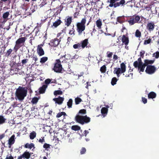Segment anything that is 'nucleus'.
Segmentation results:
<instances>
[{"label":"nucleus","mask_w":159,"mask_h":159,"mask_svg":"<svg viewBox=\"0 0 159 159\" xmlns=\"http://www.w3.org/2000/svg\"><path fill=\"white\" fill-rule=\"evenodd\" d=\"M5 136V134L4 133L2 134H0V140L3 139Z\"/></svg>","instance_id":"680f3d73"},{"label":"nucleus","mask_w":159,"mask_h":159,"mask_svg":"<svg viewBox=\"0 0 159 159\" xmlns=\"http://www.w3.org/2000/svg\"><path fill=\"white\" fill-rule=\"evenodd\" d=\"M73 103V100L72 99H70L67 102V106L68 108H72Z\"/></svg>","instance_id":"cd10ccee"},{"label":"nucleus","mask_w":159,"mask_h":159,"mask_svg":"<svg viewBox=\"0 0 159 159\" xmlns=\"http://www.w3.org/2000/svg\"><path fill=\"white\" fill-rule=\"evenodd\" d=\"M86 21V18L85 17L82 19L80 22H79L76 23V30L78 32L79 35H81L83 32L85 30V24Z\"/></svg>","instance_id":"7ed1b4c3"},{"label":"nucleus","mask_w":159,"mask_h":159,"mask_svg":"<svg viewBox=\"0 0 159 159\" xmlns=\"http://www.w3.org/2000/svg\"><path fill=\"white\" fill-rule=\"evenodd\" d=\"M108 111V109L107 108L103 107L101 110V112L104 116H105L107 114Z\"/></svg>","instance_id":"4be33fe9"},{"label":"nucleus","mask_w":159,"mask_h":159,"mask_svg":"<svg viewBox=\"0 0 159 159\" xmlns=\"http://www.w3.org/2000/svg\"><path fill=\"white\" fill-rule=\"evenodd\" d=\"M66 30V27H65L64 28H63L62 30H61V33H65Z\"/></svg>","instance_id":"338daca9"},{"label":"nucleus","mask_w":159,"mask_h":159,"mask_svg":"<svg viewBox=\"0 0 159 159\" xmlns=\"http://www.w3.org/2000/svg\"><path fill=\"white\" fill-rule=\"evenodd\" d=\"M137 62L138 64L143 63L142 61L141 57H139L137 61H135L133 63V65H134V63Z\"/></svg>","instance_id":"a18cd8bd"},{"label":"nucleus","mask_w":159,"mask_h":159,"mask_svg":"<svg viewBox=\"0 0 159 159\" xmlns=\"http://www.w3.org/2000/svg\"><path fill=\"white\" fill-rule=\"evenodd\" d=\"M141 35V32L139 30H137L135 33V36L137 38H140Z\"/></svg>","instance_id":"e433bc0d"},{"label":"nucleus","mask_w":159,"mask_h":159,"mask_svg":"<svg viewBox=\"0 0 159 159\" xmlns=\"http://www.w3.org/2000/svg\"><path fill=\"white\" fill-rule=\"evenodd\" d=\"M145 51L143 50L140 52V55L141 57H141L142 58H143L144 57V54H145Z\"/></svg>","instance_id":"6e6d98bb"},{"label":"nucleus","mask_w":159,"mask_h":159,"mask_svg":"<svg viewBox=\"0 0 159 159\" xmlns=\"http://www.w3.org/2000/svg\"><path fill=\"white\" fill-rule=\"evenodd\" d=\"M36 134L35 132L33 131L30 134V139H34L36 136Z\"/></svg>","instance_id":"2f4dec72"},{"label":"nucleus","mask_w":159,"mask_h":159,"mask_svg":"<svg viewBox=\"0 0 159 159\" xmlns=\"http://www.w3.org/2000/svg\"><path fill=\"white\" fill-rule=\"evenodd\" d=\"M118 59V57L116 55H114L113 57V59L114 61H115Z\"/></svg>","instance_id":"e2e57ef3"},{"label":"nucleus","mask_w":159,"mask_h":159,"mask_svg":"<svg viewBox=\"0 0 159 159\" xmlns=\"http://www.w3.org/2000/svg\"><path fill=\"white\" fill-rule=\"evenodd\" d=\"M61 22H62V21H61V20L60 19H58L56 21H55L54 23H53V26H54V27H55V28H56L58 25H60Z\"/></svg>","instance_id":"5701e85b"},{"label":"nucleus","mask_w":159,"mask_h":159,"mask_svg":"<svg viewBox=\"0 0 159 159\" xmlns=\"http://www.w3.org/2000/svg\"><path fill=\"white\" fill-rule=\"evenodd\" d=\"M44 43L43 42V44L39 45L37 46V53L39 56L43 55L44 54V52L42 48V47L43 46Z\"/></svg>","instance_id":"9b49d317"},{"label":"nucleus","mask_w":159,"mask_h":159,"mask_svg":"<svg viewBox=\"0 0 159 159\" xmlns=\"http://www.w3.org/2000/svg\"><path fill=\"white\" fill-rule=\"evenodd\" d=\"M34 144L33 143H31L30 144L28 143H26L25 145V147L26 148H29L30 149L34 147Z\"/></svg>","instance_id":"bb28decb"},{"label":"nucleus","mask_w":159,"mask_h":159,"mask_svg":"<svg viewBox=\"0 0 159 159\" xmlns=\"http://www.w3.org/2000/svg\"><path fill=\"white\" fill-rule=\"evenodd\" d=\"M63 115L64 116H65L66 115V113L64 112H59V113L57 114L56 117L57 118H59L61 117V116Z\"/></svg>","instance_id":"4c0bfd02"},{"label":"nucleus","mask_w":159,"mask_h":159,"mask_svg":"<svg viewBox=\"0 0 159 159\" xmlns=\"http://www.w3.org/2000/svg\"><path fill=\"white\" fill-rule=\"evenodd\" d=\"M152 41V39L149 38L148 40H145L144 42V44L147 45V44L150 43Z\"/></svg>","instance_id":"de8ad7c7"},{"label":"nucleus","mask_w":159,"mask_h":159,"mask_svg":"<svg viewBox=\"0 0 159 159\" xmlns=\"http://www.w3.org/2000/svg\"><path fill=\"white\" fill-rule=\"evenodd\" d=\"M121 41L122 42L121 45H123V44H125V48H126V47L127 46L129 42L128 37L123 35L122 36Z\"/></svg>","instance_id":"4468645a"},{"label":"nucleus","mask_w":159,"mask_h":159,"mask_svg":"<svg viewBox=\"0 0 159 159\" xmlns=\"http://www.w3.org/2000/svg\"><path fill=\"white\" fill-rule=\"evenodd\" d=\"M75 103L76 105H78L82 102V100L80 98L77 97L75 99Z\"/></svg>","instance_id":"7c9ffc66"},{"label":"nucleus","mask_w":159,"mask_h":159,"mask_svg":"<svg viewBox=\"0 0 159 159\" xmlns=\"http://www.w3.org/2000/svg\"><path fill=\"white\" fill-rule=\"evenodd\" d=\"M71 129L74 131H77L80 129V127L78 125H74L71 126Z\"/></svg>","instance_id":"c85d7f7f"},{"label":"nucleus","mask_w":159,"mask_h":159,"mask_svg":"<svg viewBox=\"0 0 159 159\" xmlns=\"http://www.w3.org/2000/svg\"><path fill=\"white\" fill-rule=\"evenodd\" d=\"M84 74V73L83 72H80L79 74H78V78H79L80 77L83 76Z\"/></svg>","instance_id":"69168bd1"},{"label":"nucleus","mask_w":159,"mask_h":159,"mask_svg":"<svg viewBox=\"0 0 159 159\" xmlns=\"http://www.w3.org/2000/svg\"><path fill=\"white\" fill-rule=\"evenodd\" d=\"M60 40L57 38H55L50 41L49 45L51 47H56L59 44Z\"/></svg>","instance_id":"ddd939ff"},{"label":"nucleus","mask_w":159,"mask_h":159,"mask_svg":"<svg viewBox=\"0 0 159 159\" xmlns=\"http://www.w3.org/2000/svg\"><path fill=\"white\" fill-rule=\"evenodd\" d=\"M52 80V79H46L44 81L45 84L44 85H47V87L48 86V85L51 82V81Z\"/></svg>","instance_id":"37998d69"},{"label":"nucleus","mask_w":159,"mask_h":159,"mask_svg":"<svg viewBox=\"0 0 159 159\" xmlns=\"http://www.w3.org/2000/svg\"><path fill=\"white\" fill-rule=\"evenodd\" d=\"M61 11V10L60 11H59V10H57L55 13L54 14V16H56L57 15H58L59 13L60 12V11Z\"/></svg>","instance_id":"774afa93"},{"label":"nucleus","mask_w":159,"mask_h":159,"mask_svg":"<svg viewBox=\"0 0 159 159\" xmlns=\"http://www.w3.org/2000/svg\"><path fill=\"white\" fill-rule=\"evenodd\" d=\"M39 99L37 97H34L31 101V103L33 104H36L38 102Z\"/></svg>","instance_id":"ea45409f"},{"label":"nucleus","mask_w":159,"mask_h":159,"mask_svg":"<svg viewBox=\"0 0 159 159\" xmlns=\"http://www.w3.org/2000/svg\"><path fill=\"white\" fill-rule=\"evenodd\" d=\"M72 18L71 17H69L65 21V25L67 26H69L72 22Z\"/></svg>","instance_id":"b1692460"},{"label":"nucleus","mask_w":159,"mask_h":159,"mask_svg":"<svg viewBox=\"0 0 159 159\" xmlns=\"http://www.w3.org/2000/svg\"><path fill=\"white\" fill-rule=\"evenodd\" d=\"M24 158L29 159L31 156V154L29 152L25 151L22 155H20Z\"/></svg>","instance_id":"6ab92c4d"},{"label":"nucleus","mask_w":159,"mask_h":159,"mask_svg":"<svg viewBox=\"0 0 159 159\" xmlns=\"http://www.w3.org/2000/svg\"><path fill=\"white\" fill-rule=\"evenodd\" d=\"M15 135L14 134L12 135L8 140V143L10 145L13 144L15 142Z\"/></svg>","instance_id":"aec40b11"},{"label":"nucleus","mask_w":159,"mask_h":159,"mask_svg":"<svg viewBox=\"0 0 159 159\" xmlns=\"http://www.w3.org/2000/svg\"><path fill=\"white\" fill-rule=\"evenodd\" d=\"M62 67L61 64V61L60 59H56L54 63V66L52 69L55 72L58 73L61 72L62 69Z\"/></svg>","instance_id":"0eeeda50"},{"label":"nucleus","mask_w":159,"mask_h":159,"mask_svg":"<svg viewBox=\"0 0 159 159\" xmlns=\"http://www.w3.org/2000/svg\"><path fill=\"white\" fill-rule=\"evenodd\" d=\"M135 68H138V71L139 72H143L144 71L145 68L146 66L144 63L138 64L137 62L134 63V65H133Z\"/></svg>","instance_id":"9d476101"},{"label":"nucleus","mask_w":159,"mask_h":159,"mask_svg":"<svg viewBox=\"0 0 159 159\" xmlns=\"http://www.w3.org/2000/svg\"><path fill=\"white\" fill-rule=\"evenodd\" d=\"M12 50L11 48H10L7 50L6 52L5 53V56L6 57H8L10 56L12 52Z\"/></svg>","instance_id":"c756f323"},{"label":"nucleus","mask_w":159,"mask_h":159,"mask_svg":"<svg viewBox=\"0 0 159 159\" xmlns=\"http://www.w3.org/2000/svg\"><path fill=\"white\" fill-rule=\"evenodd\" d=\"M28 61V59H25L22 60L21 61V63H22V65L26 64Z\"/></svg>","instance_id":"864d4df0"},{"label":"nucleus","mask_w":159,"mask_h":159,"mask_svg":"<svg viewBox=\"0 0 159 159\" xmlns=\"http://www.w3.org/2000/svg\"><path fill=\"white\" fill-rule=\"evenodd\" d=\"M63 92L62 91L60 90H57L55 91L54 92V94L55 95H61L62 94Z\"/></svg>","instance_id":"58836bf2"},{"label":"nucleus","mask_w":159,"mask_h":159,"mask_svg":"<svg viewBox=\"0 0 159 159\" xmlns=\"http://www.w3.org/2000/svg\"><path fill=\"white\" fill-rule=\"evenodd\" d=\"M153 57H155L156 59H158L159 57V52L157 51L154 53L153 54Z\"/></svg>","instance_id":"49530a36"},{"label":"nucleus","mask_w":159,"mask_h":159,"mask_svg":"<svg viewBox=\"0 0 159 159\" xmlns=\"http://www.w3.org/2000/svg\"><path fill=\"white\" fill-rule=\"evenodd\" d=\"M9 15V12L8 11L6 12L3 14L2 17L4 19H6L8 17Z\"/></svg>","instance_id":"a19ab883"},{"label":"nucleus","mask_w":159,"mask_h":159,"mask_svg":"<svg viewBox=\"0 0 159 159\" xmlns=\"http://www.w3.org/2000/svg\"><path fill=\"white\" fill-rule=\"evenodd\" d=\"M6 119L2 115H0V125L5 123Z\"/></svg>","instance_id":"393cba45"},{"label":"nucleus","mask_w":159,"mask_h":159,"mask_svg":"<svg viewBox=\"0 0 159 159\" xmlns=\"http://www.w3.org/2000/svg\"><path fill=\"white\" fill-rule=\"evenodd\" d=\"M26 39L25 37L19 38L15 42V45L13 48L14 52H16L18 49L25 45V42Z\"/></svg>","instance_id":"39448f33"},{"label":"nucleus","mask_w":159,"mask_h":159,"mask_svg":"<svg viewBox=\"0 0 159 159\" xmlns=\"http://www.w3.org/2000/svg\"><path fill=\"white\" fill-rule=\"evenodd\" d=\"M80 43L82 48L84 49L86 47H87V45L89 43L88 40V39H85L81 41Z\"/></svg>","instance_id":"dca6fc26"},{"label":"nucleus","mask_w":159,"mask_h":159,"mask_svg":"<svg viewBox=\"0 0 159 159\" xmlns=\"http://www.w3.org/2000/svg\"><path fill=\"white\" fill-rule=\"evenodd\" d=\"M27 92L25 87L19 86L16 90V95L19 100L22 101L26 96Z\"/></svg>","instance_id":"f03ea898"},{"label":"nucleus","mask_w":159,"mask_h":159,"mask_svg":"<svg viewBox=\"0 0 159 159\" xmlns=\"http://www.w3.org/2000/svg\"><path fill=\"white\" fill-rule=\"evenodd\" d=\"M107 57L110 58L111 57L113 53L112 52H109L108 51L107 52Z\"/></svg>","instance_id":"4d7b16f0"},{"label":"nucleus","mask_w":159,"mask_h":159,"mask_svg":"<svg viewBox=\"0 0 159 159\" xmlns=\"http://www.w3.org/2000/svg\"><path fill=\"white\" fill-rule=\"evenodd\" d=\"M39 142L42 144L43 143L45 142L44 137H41V138H40L39 140Z\"/></svg>","instance_id":"8fccbe9b"},{"label":"nucleus","mask_w":159,"mask_h":159,"mask_svg":"<svg viewBox=\"0 0 159 159\" xmlns=\"http://www.w3.org/2000/svg\"><path fill=\"white\" fill-rule=\"evenodd\" d=\"M122 17L119 16L117 18V21L120 23H122V21L121 20Z\"/></svg>","instance_id":"13d9d810"},{"label":"nucleus","mask_w":159,"mask_h":159,"mask_svg":"<svg viewBox=\"0 0 159 159\" xmlns=\"http://www.w3.org/2000/svg\"><path fill=\"white\" fill-rule=\"evenodd\" d=\"M43 1L41 2V3L39 5V6H40V7H42L44 5H46L47 3L46 2L45 0H44V1Z\"/></svg>","instance_id":"bf43d9fd"},{"label":"nucleus","mask_w":159,"mask_h":159,"mask_svg":"<svg viewBox=\"0 0 159 159\" xmlns=\"http://www.w3.org/2000/svg\"><path fill=\"white\" fill-rule=\"evenodd\" d=\"M140 19V16L138 15H133L130 16L129 20H127V22L130 25H133L135 23H139Z\"/></svg>","instance_id":"6e6552de"},{"label":"nucleus","mask_w":159,"mask_h":159,"mask_svg":"<svg viewBox=\"0 0 159 159\" xmlns=\"http://www.w3.org/2000/svg\"><path fill=\"white\" fill-rule=\"evenodd\" d=\"M64 100V98L61 97L60 96H59L57 98H54L53 99V100L55 102L56 104L57 103L59 105L62 104Z\"/></svg>","instance_id":"2eb2a0df"},{"label":"nucleus","mask_w":159,"mask_h":159,"mask_svg":"<svg viewBox=\"0 0 159 159\" xmlns=\"http://www.w3.org/2000/svg\"><path fill=\"white\" fill-rule=\"evenodd\" d=\"M156 70V67L155 66L151 65L147 66L145 71L148 74H152L155 72Z\"/></svg>","instance_id":"1a4fd4ad"},{"label":"nucleus","mask_w":159,"mask_h":159,"mask_svg":"<svg viewBox=\"0 0 159 159\" xmlns=\"http://www.w3.org/2000/svg\"><path fill=\"white\" fill-rule=\"evenodd\" d=\"M35 31V36L36 35H39V34H38V33L39 32V29L38 28L37 29L35 28V29H34L33 32H34Z\"/></svg>","instance_id":"5fc2aeb1"},{"label":"nucleus","mask_w":159,"mask_h":159,"mask_svg":"<svg viewBox=\"0 0 159 159\" xmlns=\"http://www.w3.org/2000/svg\"><path fill=\"white\" fill-rule=\"evenodd\" d=\"M155 61V59L152 60H149L148 59H145L144 60V63L146 66H148L150 65H151L153 64L154 63Z\"/></svg>","instance_id":"a211bd4d"},{"label":"nucleus","mask_w":159,"mask_h":159,"mask_svg":"<svg viewBox=\"0 0 159 159\" xmlns=\"http://www.w3.org/2000/svg\"><path fill=\"white\" fill-rule=\"evenodd\" d=\"M50 145L47 143H45L43 145V148L45 149L50 148Z\"/></svg>","instance_id":"603ef678"},{"label":"nucleus","mask_w":159,"mask_h":159,"mask_svg":"<svg viewBox=\"0 0 159 159\" xmlns=\"http://www.w3.org/2000/svg\"><path fill=\"white\" fill-rule=\"evenodd\" d=\"M118 80V79H117L116 77H113L111 80V84L112 85H114L116 84V83L117 80Z\"/></svg>","instance_id":"473e14b6"},{"label":"nucleus","mask_w":159,"mask_h":159,"mask_svg":"<svg viewBox=\"0 0 159 159\" xmlns=\"http://www.w3.org/2000/svg\"><path fill=\"white\" fill-rule=\"evenodd\" d=\"M5 159H14V158L11 154H9L7 155Z\"/></svg>","instance_id":"3c124183"},{"label":"nucleus","mask_w":159,"mask_h":159,"mask_svg":"<svg viewBox=\"0 0 159 159\" xmlns=\"http://www.w3.org/2000/svg\"><path fill=\"white\" fill-rule=\"evenodd\" d=\"M74 26H73V27L72 28L71 30H70L69 31V34L70 35H74L75 34V29L74 28Z\"/></svg>","instance_id":"79ce46f5"},{"label":"nucleus","mask_w":159,"mask_h":159,"mask_svg":"<svg viewBox=\"0 0 159 159\" xmlns=\"http://www.w3.org/2000/svg\"><path fill=\"white\" fill-rule=\"evenodd\" d=\"M156 94L155 92H151L148 94V98L153 99L156 97Z\"/></svg>","instance_id":"412c9836"},{"label":"nucleus","mask_w":159,"mask_h":159,"mask_svg":"<svg viewBox=\"0 0 159 159\" xmlns=\"http://www.w3.org/2000/svg\"><path fill=\"white\" fill-rule=\"evenodd\" d=\"M86 113V111L85 109L80 110L75 117V121L82 125L89 123L90 121L91 118L86 115L84 116H82Z\"/></svg>","instance_id":"f257e3e1"},{"label":"nucleus","mask_w":159,"mask_h":159,"mask_svg":"<svg viewBox=\"0 0 159 159\" xmlns=\"http://www.w3.org/2000/svg\"><path fill=\"white\" fill-rule=\"evenodd\" d=\"M81 47V44L80 43H77V44H75L73 45V48L75 49H80Z\"/></svg>","instance_id":"c9c22d12"},{"label":"nucleus","mask_w":159,"mask_h":159,"mask_svg":"<svg viewBox=\"0 0 159 159\" xmlns=\"http://www.w3.org/2000/svg\"><path fill=\"white\" fill-rule=\"evenodd\" d=\"M86 151V149L84 147L82 148L80 151V153L81 154H83L85 153Z\"/></svg>","instance_id":"09e8293b"},{"label":"nucleus","mask_w":159,"mask_h":159,"mask_svg":"<svg viewBox=\"0 0 159 159\" xmlns=\"http://www.w3.org/2000/svg\"><path fill=\"white\" fill-rule=\"evenodd\" d=\"M47 88V85H43V86L40 87L39 89V92L40 94H43L45 93L46 89Z\"/></svg>","instance_id":"f3484780"},{"label":"nucleus","mask_w":159,"mask_h":159,"mask_svg":"<svg viewBox=\"0 0 159 159\" xmlns=\"http://www.w3.org/2000/svg\"><path fill=\"white\" fill-rule=\"evenodd\" d=\"M89 131H88V130H85L84 132V135L85 136H86L87 135L89 134Z\"/></svg>","instance_id":"0e129e2a"},{"label":"nucleus","mask_w":159,"mask_h":159,"mask_svg":"<svg viewBox=\"0 0 159 159\" xmlns=\"http://www.w3.org/2000/svg\"><path fill=\"white\" fill-rule=\"evenodd\" d=\"M155 25L153 21L149 22L146 25V29L150 32L153 31L155 28Z\"/></svg>","instance_id":"f8f14e48"},{"label":"nucleus","mask_w":159,"mask_h":159,"mask_svg":"<svg viewBox=\"0 0 159 159\" xmlns=\"http://www.w3.org/2000/svg\"><path fill=\"white\" fill-rule=\"evenodd\" d=\"M48 60V57H42L40 60V62L42 63H44Z\"/></svg>","instance_id":"72a5a7b5"},{"label":"nucleus","mask_w":159,"mask_h":159,"mask_svg":"<svg viewBox=\"0 0 159 159\" xmlns=\"http://www.w3.org/2000/svg\"><path fill=\"white\" fill-rule=\"evenodd\" d=\"M31 57L32 58L33 60L34 61V63L32 64V65H34L36 64V61L38 60V58L36 56H32Z\"/></svg>","instance_id":"c03bdc74"},{"label":"nucleus","mask_w":159,"mask_h":159,"mask_svg":"<svg viewBox=\"0 0 159 159\" xmlns=\"http://www.w3.org/2000/svg\"><path fill=\"white\" fill-rule=\"evenodd\" d=\"M107 2L110 3L109 7L115 8L124 6L125 4V0H107Z\"/></svg>","instance_id":"20e7f679"},{"label":"nucleus","mask_w":159,"mask_h":159,"mask_svg":"<svg viewBox=\"0 0 159 159\" xmlns=\"http://www.w3.org/2000/svg\"><path fill=\"white\" fill-rule=\"evenodd\" d=\"M120 68H114L113 73L117 75L118 78L120 76V74L123 73L126 71V66L124 62L122 63L120 65Z\"/></svg>","instance_id":"423d86ee"},{"label":"nucleus","mask_w":159,"mask_h":159,"mask_svg":"<svg viewBox=\"0 0 159 159\" xmlns=\"http://www.w3.org/2000/svg\"><path fill=\"white\" fill-rule=\"evenodd\" d=\"M142 101L145 104L147 102V98L144 97L142 98Z\"/></svg>","instance_id":"052dcab7"},{"label":"nucleus","mask_w":159,"mask_h":159,"mask_svg":"<svg viewBox=\"0 0 159 159\" xmlns=\"http://www.w3.org/2000/svg\"><path fill=\"white\" fill-rule=\"evenodd\" d=\"M100 71L102 73H105L106 71V67L105 65L102 66L100 69Z\"/></svg>","instance_id":"f704fd0d"},{"label":"nucleus","mask_w":159,"mask_h":159,"mask_svg":"<svg viewBox=\"0 0 159 159\" xmlns=\"http://www.w3.org/2000/svg\"><path fill=\"white\" fill-rule=\"evenodd\" d=\"M96 25L98 29H101L102 25L101 20L100 19L97 20L96 21Z\"/></svg>","instance_id":"a878e982"}]
</instances>
